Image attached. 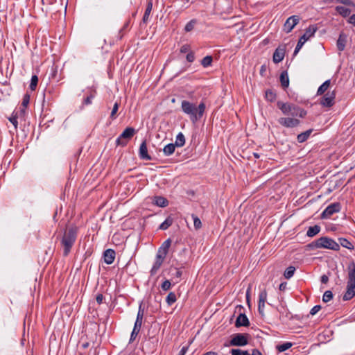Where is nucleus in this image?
Listing matches in <instances>:
<instances>
[{
	"label": "nucleus",
	"instance_id": "4468645a",
	"mask_svg": "<svg viewBox=\"0 0 355 355\" xmlns=\"http://www.w3.org/2000/svg\"><path fill=\"white\" fill-rule=\"evenodd\" d=\"M143 318L139 316H137L136 321L135 322V325L132 329V331L130 335V342L134 341L140 331L141 324H142Z\"/></svg>",
	"mask_w": 355,
	"mask_h": 355
},
{
	"label": "nucleus",
	"instance_id": "79ce46f5",
	"mask_svg": "<svg viewBox=\"0 0 355 355\" xmlns=\"http://www.w3.org/2000/svg\"><path fill=\"white\" fill-rule=\"evenodd\" d=\"M196 24V19H191L190 21H189L185 27H184V31L186 32H190L191 31H192L194 28V26L195 24Z\"/></svg>",
	"mask_w": 355,
	"mask_h": 355
},
{
	"label": "nucleus",
	"instance_id": "69168bd1",
	"mask_svg": "<svg viewBox=\"0 0 355 355\" xmlns=\"http://www.w3.org/2000/svg\"><path fill=\"white\" fill-rule=\"evenodd\" d=\"M241 355H250L247 350H241Z\"/></svg>",
	"mask_w": 355,
	"mask_h": 355
},
{
	"label": "nucleus",
	"instance_id": "6e6d98bb",
	"mask_svg": "<svg viewBox=\"0 0 355 355\" xmlns=\"http://www.w3.org/2000/svg\"><path fill=\"white\" fill-rule=\"evenodd\" d=\"M348 22L355 26V14L349 17Z\"/></svg>",
	"mask_w": 355,
	"mask_h": 355
},
{
	"label": "nucleus",
	"instance_id": "473e14b6",
	"mask_svg": "<svg viewBox=\"0 0 355 355\" xmlns=\"http://www.w3.org/2000/svg\"><path fill=\"white\" fill-rule=\"evenodd\" d=\"M293 344L290 342H286L283 344L277 345L276 348L279 352H283L291 347Z\"/></svg>",
	"mask_w": 355,
	"mask_h": 355
},
{
	"label": "nucleus",
	"instance_id": "4be33fe9",
	"mask_svg": "<svg viewBox=\"0 0 355 355\" xmlns=\"http://www.w3.org/2000/svg\"><path fill=\"white\" fill-rule=\"evenodd\" d=\"M284 58V50L277 48L273 53V57H272L273 62L275 63H279L283 60Z\"/></svg>",
	"mask_w": 355,
	"mask_h": 355
},
{
	"label": "nucleus",
	"instance_id": "c03bdc74",
	"mask_svg": "<svg viewBox=\"0 0 355 355\" xmlns=\"http://www.w3.org/2000/svg\"><path fill=\"white\" fill-rule=\"evenodd\" d=\"M305 42H304L300 38L299 39L298 42H297V45L295 46V49L294 50L293 55H296L298 53V52L302 49V47L303 46V45L304 44Z\"/></svg>",
	"mask_w": 355,
	"mask_h": 355
},
{
	"label": "nucleus",
	"instance_id": "9d476101",
	"mask_svg": "<svg viewBox=\"0 0 355 355\" xmlns=\"http://www.w3.org/2000/svg\"><path fill=\"white\" fill-rule=\"evenodd\" d=\"M300 17L297 15L291 16L285 21L283 26V31L286 33H289L294 28V27L300 22Z\"/></svg>",
	"mask_w": 355,
	"mask_h": 355
},
{
	"label": "nucleus",
	"instance_id": "f03ea898",
	"mask_svg": "<svg viewBox=\"0 0 355 355\" xmlns=\"http://www.w3.org/2000/svg\"><path fill=\"white\" fill-rule=\"evenodd\" d=\"M181 110L184 114L189 117L193 123H196L203 116L206 105L203 101L198 105L187 100H183L181 102Z\"/></svg>",
	"mask_w": 355,
	"mask_h": 355
},
{
	"label": "nucleus",
	"instance_id": "a19ab883",
	"mask_svg": "<svg viewBox=\"0 0 355 355\" xmlns=\"http://www.w3.org/2000/svg\"><path fill=\"white\" fill-rule=\"evenodd\" d=\"M333 298V293L331 291H326L322 296V300L324 302H328Z\"/></svg>",
	"mask_w": 355,
	"mask_h": 355
},
{
	"label": "nucleus",
	"instance_id": "37998d69",
	"mask_svg": "<svg viewBox=\"0 0 355 355\" xmlns=\"http://www.w3.org/2000/svg\"><path fill=\"white\" fill-rule=\"evenodd\" d=\"M119 103L118 102H116L114 104V106L112 107V110L111 112V114H110V118L112 119H115L116 116V112L119 110Z\"/></svg>",
	"mask_w": 355,
	"mask_h": 355
},
{
	"label": "nucleus",
	"instance_id": "58836bf2",
	"mask_svg": "<svg viewBox=\"0 0 355 355\" xmlns=\"http://www.w3.org/2000/svg\"><path fill=\"white\" fill-rule=\"evenodd\" d=\"M191 217L193 220V225L196 230H199L202 227V223L200 219L196 215L192 214Z\"/></svg>",
	"mask_w": 355,
	"mask_h": 355
},
{
	"label": "nucleus",
	"instance_id": "20e7f679",
	"mask_svg": "<svg viewBox=\"0 0 355 355\" xmlns=\"http://www.w3.org/2000/svg\"><path fill=\"white\" fill-rule=\"evenodd\" d=\"M309 247L311 249L323 248L334 251L340 250L339 244L333 239L327 236H322L315 240L309 245Z\"/></svg>",
	"mask_w": 355,
	"mask_h": 355
},
{
	"label": "nucleus",
	"instance_id": "09e8293b",
	"mask_svg": "<svg viewBox=\"0 0 355 355\" xmlns=\"http://www.w3.org/2000/svg\"><path fill=\"white\" fill-rule=\"evenodd\" d=\"M180 53H185L190 52V46L189 44H184L180 48Z\"/></svg>",
	"mask_w": 355,
	"mask_h": 355
},
{
	"label": "nucleus",
	"instance_id": "dca6fc26",
	"mask_svg": "<svg viewBox=\"0 0 355 355\" xmlns=\"http://www.w3.org/2000/svg\"><path fill=\"white\" fill-rule=\"evenodd\" d=\"M115 255H116V253H115V251L114 250H112V249H107L103 252L104 261L107 264H112L114 262V261Z\"/></svg>",
	"mask_w": 355,
	"mask_h": 355
},
{
	"label": "nucleus",
	"instance_id": "aec40b11",
	"mask_svg": "<svg viewBox=\"0 0 355 355\" xmlns=\"http://www.w3.org/2000/svg\"><path fill=\"white\" fill-rule=\"evenodd\" d=\"M171 241L170 239L166 240L159 247L157 253L166 257L171 246Z\"/></svg>",
	"mask_w": 355,
	"mask_h": 355
},
{
	"label": "nucleus",
	"instance_id": "5701e85b",
	"mask_svg": "<svg viewBox=\"0 0 355 355\" xmlns=\"http://www.w3.org/2000/svg\"><path fill=\"white\" fill-rule=\"evenodd\" d=\"M281 85L284 89H286L289 85V78L286 71H284L281 73L279 77Z\"/></svg>",
	"mask_w": 355,
	"mask_h": 355
},
{
	"label": "nucleus",
	"instance_id": "f8f14e48",
	"mask_svg": "<svg viewBox=\"0 0 355 355\" xmlns=\"http://www.w3.org/2000/svg\"><path fill=\"white\" fill-rule=\"evenodd\" d=\"M165 257H166L165 256H163L160 254L157 253L156 257H155V261L153 266L150 270V275L152 276L155 275L157 272V271L160 268L161 266L162 265Z\"/></svg>",
	"mask_w": 355,
	"mask_h": 355
},
{
	"label": "nucleus",
	"instance_id": "2eb2a0df",
	"mask_svg": "<svg viewBox=\"0 0 355 355\" xmlns=\"http://www.w3.org/2000/svg\"><path fill=\"white\" fill-rule=\"evenodd\" d=\"M318 28L315 25H311L306 28L304 33L300 37V39L304 42L308 41L310 38L314 36Z\"/></svg>",
	"mask_w": 355,
	"mask_h": 355
},
{
	"label": "nucleus",
	"instance_id": "1a4fd4ad",
	"mask_svg": "<svg viewBox=\"0 0 355 355\" xmlns=\"http://www.w3.org/2000/svg\"><path fill=\"white\" fill-rule=\"evenodd\" d=\"M336 93L334 91L327 92L320 101V103L323 107H331L335 103Z\"/></svg>",
	"mask_w": 355,
	"mask_h": 355
},
{
	"label": "nucleus",
	"instance_id": "603ef678",
	"mask_svg": "<svg viewBox=\"0 0 355 355\" xmlns=\"http://www.w3.org/2000/svg\"><path fill=\"white\" fill-rule=\"evenodd\" d=\"M144 309L142 308V303L140 304L139 306V310L137 316H139L140 318H144Z\"/></svg>",
	"mask_w": 355,
	"mask_h": 355
},
{
	"label": "nucleus",
	"instance_id": "c85d7f7f",
	"mask_svg": "<svg viewBox=\"0 0 355 355\" xmlns=\"http://www.w3.org/2000/svg\"><path fill=\"white\" fill-rule=\"evenodd\" d=\"M175 147H182L185 144V137L182 132H179L176 136Z\"/></svg>",
	"mask_w": 355,
	"mask_h": 355
},
{
	"label": "nucleus",
	"instance_id": "6e6552de",
	"mask_svg": "<svg viewBox=\"0 0 355 355\" xmlns=\"http://www.w3.org/2000/svg\"><path fill=\"white\" fill-rule=\"evenodd\" d=\"M341 209L340 204L339 202H334L330 204L326 207V209L321 214L322 218H330L334 214L339 212Z\"/></svg>",
	"mask_w": 355,
	"mask_h": 355
},
{
	"label": "nucleus",
	"instance_id": "a18cd8bd",
	"mask_svg": "<svg viewBox=\"0 0 355 355\" xmlns=\"http://www.w3.org/2000/svg\"><path fill=\"white\" fill-rule=\"evenodd\" d=\"M94 93H91L88 96H87L84 99L83 104L86 105L92 104V100L94 98Z\"/></svg>",
	"mask_w": 355,
	"mask_h": 355
},
{
	"label": "nucleus",
	"instance_id": "f3484780",
	"mask_svg": "<svg viewBox=\"0 0 355 355\" xmlns=\"http://www.w3.org/2000/svg\"><path fill=\"white\" fill-rule=\"evenodd\" d=\"M249 325H250V322H249V320H248V317L246 316V315L244 313H240L236 318V320L235 322V326L236 327H248Z\"/></svg>",
	"mask_w": 355,
	"mask_h": 355
},
{
	"label": "nucleus",
	"instance_id": "c756f323",
	"mask_svg": "<svg viewBox=\"0 0 355 355\" xmlns=\"http://www.w3.org/2000/svg\"><path fill=\"white\" fill-rule=\"evenodd\" d=\"M173 219L171 216H168L165 220L159 225V229L162 230H167L170 226L172 225Z\"/></svg>",
	"mask_w": 355,
	"mask_h": 355
},
{
	"label": "nucleus",
	"instance_id": "b1692460",
	"mask_svg": "<svg viewBox=\"0 0 355 355\" xmlns=\"http://www.w3.org/2000/svg\"><path fill=\"white\" fill-rule=\"evenodd\" d=\"M336 12L343 17H348L351 13V10L342 6L336 7Z\"/></svg>",
	"mask_w": 355,
	"mask_h": 355
},
{
	"label": "nucleus",
	"instance_id": "4c0bfd02",
	"mask_svg": "<svg viewBox=\"0 0 355 355\" xmlns=\"http://www.w3.org/2000/svg\"><path fill=\"white\" fill-rule=\"evenodd\" d=\"M17 118H18L17 112H16V113L13 112L12 114L11 115V116H10L8 118V120L13 125L15 130H17V125H18Z\"/></svg>",
	"mask_w": 355,
	"mask_h": 355
},
{
	"label": "nucleus",
	"instance_id": "bf43d9fd",
	"mask_svg": "<svg viewBox=\"0 0 355 355\" xmlns=\"http://www.w3.org/2000/svg\"><path fill=\"white\" fill-rule=\"evenodd\" d=\"M329 281V277L325 275H323L322 277H321V282L322 284H327Z\"/></svg>",
	"mask_w": 355,
	"mask_h": 355
},
{
	"label": "nucleus",
	"instance_id": "393cba45",
	"mask_svg": "<svg viewBox=\"0 0 355 355\" xmlns=\"http://www.w3.org/2000/svg\"><path fill=\"white\" fill-rule=\"evenodd\" d=\"M331 84L330 80L324 81L318 89L317 95L320 96L324 94L329 89Z\"/></svg>",
	"mask_w": 355,
	"mask_h": 355
},
{
	"label": "nucleus",
	"instance_id": "c9c22d12",
	"mask_svg": "<svg viewBox=\"0 0 355 355\" xmlns=\"http://www.w3.org/2000/svg\"><path fill=\"white\" fill-rule=\"evenodd\" d=\"M213 58L211 55H207L201 60V64L206 68L211 65Z\"/></svg>",
	"mask_w": 355,
	"mask_h": 355
},
{
	"label": "nucleus",
	"instance_id": "338daca9",
	"mask_svg": "<svg viewBox=\"0 0 355 355\" xmlns=\"http://www.w3.org/2000/svg\"><path fill=\"white\" fill-rule=\"evenodd\" d=\"M128 22H127V23L124 25L123 28L120 31V32H121L123 29H125L126 27H128Z\"/></svg>",
	"mask_w": 355,
	"mask_h": 355
},
{
	"label": "nucleus",
	"instance_id": "5fc2aeb1",
	"mask_svg": "<svg viewBox=\"0 0 355 355\" xmlns=\"http://www.w3.org/2000/svg\"><path fill=\"white\" fill-rule=\"evenodd\" d=\"M230 354L232 355H241V349H232L230 350Z\"/></svg>",
	"mask_w": 355,
	"mask_h": 355
},
{
	"label": "nucleus",
	"instance_id": "e433bc0d",
	"mask_svg": "<svg viewBox=\"0 0 355 355\" xmlns=\"http://www.w3.org/2000/svg\"><path fill=\"white\" fill-rule=\"evenodd\" d=\"M265 96L267 101L272 102L276 98V94L272 90L268 89L266 91Z\"/></svg>",
	"mask_w": 355,
	"mask_h": 355
},
{
	"label": "nucleus",
	"instance_id": "774afa93",
	"mask_svg": "<svg viewBox=\"0 0 355 355\" xmlns=\"http://www.w3.org/2000/svg\"><path fill=\"white\" fill-rule=\"evenodd\" d=\"M254 156L256 158H259V154H258V153H254Z\"/></svg>",
	"mask_w": 355,
	"mask_h": 355
},
{
	"label": "nucleus",
	"instance_id": "f257e3e1",
	"mask_svg": "<svg viewBox=\"0 0 355 355\" xmlns=\"http://www.w3.org/2000/svg\"><path fill=\"white\" fill-rule=\"evenodd\" d=\"M277 106L286 116L278 119V123L284 128L297 127L300 124V120L297 118H304L306 115V110L293 103L277 101Z\"/></svg>",
	"mask_w": 355,
	"mask_h": 355
},
{
	"label": "nucleus",
	"instance_id": "7ed1b4c3",
	"mask_svg": "<svg viewBox=\"0 0 355 355\" xmlns=\"http://www.w3.org/2000/svg\"><path fill=\"white\" fill-rule=\"evenodd\" d=\"M355 296V263L352 262L348 266V276L346 286L343 300L348 301Z\"/></svg>",
	"mask_w": 355,
	"mask_h": 355
},
{
	"label": "nucleus",
	"instance_id": "052dcab7",
	"mask_svg": "<svg viewBox=\"0 0 355 355\" xmlns=\"http://www.w3.org/2000/svg\"><path fill=\"white\" fill-rule=\"evenodd\" d=\"M286 285H287L286 282H282V283H281V284H279V289L280 291H284V290L286 288Z\"/></svg>",
	"mask_w": 355,
	"mask_h": 355
},
{
	"label": "nucleus",
	"instance_id": "423d86ee",
	"mask_svg": "<svg viewBox=\"0 0 355 355\" xmlns=\"http://www.w3.org/2000/svg\"><path fill=\"white\" fill-rule=\"evenodd\" d=\"M135 128L132 127L126 128L123 132L119 136V137L116 139V146H125L128 144V141L131 139V138L135 134Z\"/></svg>",
	"mask_w": 355,
	"mask_h": 355
},
{
	"label": "nucleus",
	"instance_id": "a211bd4d",
	"mask_svg": "<svg viewBox=\"0 0 355 355\" xmlns=\"http://www.w3.org/2000/svg\"><path fill=\"white\" fill-rule=\"evenodd\" d=\"M338 244L340 246L347 248L348 250H352L354 249V243L349 239L343 237H340L338 239Z\"/></svg>",
	"mask_w": 355,
	"mask_h": 355
},
{
	"label": "nucleus",
	"instance_id": "ea45409f",
	"mask_svg": "<svg viewBox=\"0 0 355 355\" xmlns=\"http://www.w3.org/2000/svg\"><path fill=\"white\" fill-rule=\"evenodd\" d=\"M37 83H38V78L36 75H33L31 77V84H30V89L32 90V91H34L35 89H36V87L37 85Z\"/></svg>",
	"mask_w": 355,
	"mask_h": 355
},
{
	"label": "nucleus",
	"instance_id": "e2e57ef3",
	"mask_svg": "<svg viewBox=\"0 0 355 355\" xmlns=\"http://www.w3.org/2000/svg\"><path fill=\"white\" fill-rule=\"evenodd\" d=\"M188 347L187 346H184L180 351V352H181L182 354L185 355V354L187 353V350H188Z\"/></svg>",
	"mask_w": 355,
	"mask_h": 355
},
{
	"label": "nucleus",
	"instance_id": "13d9d810",
	"mask_svg": "<svg viewBox=\"0 0 355 355\" xmlns=\"http://www.w3.org/2000/svg\"><path fill=\"white\" fill-rule=\"evenodd\" d=\"M250 355H262V354L258 349H253L250 353Z\"/></svg>",
	"mask_w": 355,
	"mask_h": 355
},
{
	"label": "nucleus",
	"instance_id": "6ab92c4d",
	"mask_svg": "<svg viewBox=\"0 0 355 355\" xmlns=\"http://www.w3.org/2000/svg\"><path fill=\"white\" fill-rule=\"evenodd\" d=\"M153 203L159 207H166L168 205V201L164 197L155 196L153 199Z\"/></svg>",
	"mask_w": 355,
	"mask_h": 355
},
{
	"label": "nucleus",
	"instance_id": "0eeeda50",
	"mask_svg": "<svg viewBox=\"0 0 355 355\" xmlns=\"http://www.w3.org/2000/svg\"><path fill=\"white\" fill-rule=\"evenodd\" d=\"M250 336L248 334H235L230 341V346L243 347L248 344Z\"/></svg>",
	"mask_w": 355,
	"mask_h": 355
},
{
	"label": "nucleus",
	"instance_id": "bb28decb",
	"mask_svg": "<svg viewBox=\"0 0 355 355\" xmlns=\"http://www.w3.org/2000/svg\"><path fill=\"white\" fill-rule=\"evenodd\" d=\"M311 132H312V130L310 129L304 132L299 134L297 137V141L299 143H303V142L306 141L308 139V138L309 137Z\"/></svg>",
	"mask_w": 355,
	"mask_h": 355
},
{
	"label": "nucleus",
	"instance_id": "9b49d317",
	"mask_svg": "<svg viewBox=\"0 0 355 355\" xmlns=\"http://www.w3.org/2000/svg\"><path fill=\"white\" fill-rule=\"evenodd\" d=\"M267 291L266 289L260 291L259 294L258 311L261 316L264 315L265 303L267 300Z\"/></svg>",
	"mask_w": 355,
	"mask_h": 355
},
{
	"label": "nucleus",
	"instance_id": "72a5a7b5",
	"mask_svg": "<svg viewBox=\"0 0 355 355\" xmlns=\"http://www.w3.org/2000/svg\"><path fill=\"white\" fill-rule=\"evenodd\" d=\"M295 271V268L294 266H289L288 267L286 270L284 271V276L286 279H289L291 278Z\"/></svg>",
	"mask_w": 355,
	"mask_h": 355
},
{
	"label": "nucleus",
	"instance_id": "864d4df0",
	"mask_svg": "<svg viewBox=\"0 0 355 355\" xmlns=\"http://www.w3.org/2000/svg\"><path fill=\"white\" fill-rule=\"evenodd\" d=\"M96 302L98 304H101L103 303V301L104 300V296L103 294H98L96 297Z\"/></svg>",
	"mask_w": 355,
	"mask_h": 355
},
{
	"label": "nucleus",
	"instance_id": "f704fd0d",
	"mask_svg": "<svg viewBox=\"0 0 355 355\" xmlns=\"http://www.w3.org/2000/svg\"><path fill=\"white\" fill-rule=\"evenodd\" d=\"M177 300L176 295L173 292H170L166 299V302L168 305L171 306L175 303Z\"/></svg>",
	"mask_w": 355,
	"mask_h": 355
},
{
	"label": "nucleus",
	"instance_id": "8fccbe9b",
	"mask_svg": "<svg viewBox=\"0 0 355 355\" xmlns=\"http://www.w3.org/2000/svg\"><path fill=\"white\" fill-rule=\"evenodd\" d=\"M321 309V306L320 305L314 306L310 311V314L313 315L316 314Z\"/></svg>",
	"mask_w": 355,
	"mask_h": 355
},
{
	"label": "nucleus",
	"instance_id": "0e129e2a",
	"mask_svg": "<svg viewBox=\"0 0 355 355\" xmlns=\"http://www.w3.org/2000/svg\"><path fill=\"white\" fill-rule=\"evenodd\" d=\"M203 355H218L216 352H208Z\"/></svg>",
	"mask_w": 355,
	"mask_h": 355
},
{
	"label": "nucleus",
	"instance_id": "4d7b16f0",
	"mask_svg": "<svg viewBox=\"0 0 355 355\" xmlns=\"http://www.w3.org/2000/svg\"><path fill=\"white\" fill-rule=\"evenodd\" d=\"M250 288H248L246 291V301L250 306Z\"/></svg>",
	"mask_w": 355,
	"mask_h": 355
},
{
	"label": "nucleus",
	"instance_id": "39448f33",
	"mask_svg": "<svg viewBox=\"0 0 355 355\" xmlns=\"http://www.w3.org/2000/svg\"><path fill=\"white\" fill-rule=\"evenodd\" d=\"M77 227H71L68 228L64 233L61 243L64 247V256H67L73 245L77 237Z\"/></svg>",
	"mask_w": 355,
	"mask_h": 355
},
{
	"label": "nucleus",
	"instance_id": "2f4dec72",
	"mask_svg": "<svg viewBox=\"0 0 355 355\" xmlns=\"http://www.w3.org/2000/svg\"><path fill=\"white\" fill-rule=\"evenodd\" d=\"M30 102V95L28 94H26L23 96L21 106L23 108L21 110L20 112L21 114H24L25 113V109L28 106Z\"/></svg>",
	"mask_w": 355,
	"mask_h": 355
},
{
	"label": "nucleus",
	"instance_id": "3c124183",
	"mask_svg": "<svg viewBox=\"0 0 355 355\" xmlns=\"http://www.w3.org/2000/svg\"><path fill=\"white\" fill-rule=\"evenodd\" d=\"M339 2H340L341 3H343L344 5H347V6H352V7L355 6L354 3L351 0H339Z\"/></svg>",
	"mask_w": 355,
	"mask_h": 355
},
{
	"label": "nucleus",
	"instance_id": "7c9ffc66",
	"mask_svg": "<svg viewBox=\"0 0 355 355\" xmlns=\"http://www.w3.org/2000/svg\"><path fill=\"white\" fill-rule=\"evenodd\" d=\"M346 39L340 35L337 40V48L340 51H344L345 48Z\"/></svg>",
	"mask_w": 355,
	"mask_h": 355
},
{
	"label": "nucleus",
	"instance_id": "de8ad7c7",
	"mask_svg": "<svg viewBox=\"0 0 355 355\" xmlns=\"http://www.w3.org/2000/svg\"><path fill=\"white\" fill-rule=\"evenodd\" d=\"M186 58L189 62H193L195 60L194 53L193 51L189 52L186 56Z\"/></svg>",
	"mask_w": 355,
	"mask_h": 355
},
{
	"label": "nucleus",
	"instance_id": "a878e982",
	"mask_svg": "<svg viewBox=\"0 0 355 355\" xmlns=\"http://www.w3.org/2000/svg\"><path fill=\"white\" fill-rule=\"evenodd\" d=\"M320 227L318 225L309 227L306 232V236L309 237H313L320 232Z\"/></svg>",
	"mask_w": 355,
	"mask_h": 355
},
{
	"label": "nucleus",
	"instance_id": "ddd939ff",
	"mask_svg": "<svg viewBox=\"0 0 355 355\" xmlns=\"http://www.w3.org/2000/svg\"><path fill=\"white\" fill-rule=\"evenodd\" d=\"M139 156L141 159L150 161L152 159L151 156L148 153V148L146 141L144 140L140 145L139 149Z\"/></svg>",
	"mask_w": 355,
	"mask_h": 355
},
{
	"label": "nucleus",
	"instance_id": "680f3d73",
	"mask_svg": "<svg viewBox=\"0 0 355 355\" xmlns=\"http://www.w3.org/2000/svg\"><path fill=\"white\" fill-rule=\"evenodd\" d=\"M182 275V272L180 270L177 269L176 272H175V276L176 277H178V278H180Z\"/></svg>",
	"mask_w": 355,
	"mask_h": 355
},
{
	"label": "nucleus",
	"instance_id": "412c9836",
	"mask_svg": "<svg viewBox=\"0 0 355 355\" xmlns=\"http://www.w3.org/2000/svg\"><path fill=\"white\" fill-rule=\"evenodd\" d=\"M153 9V0H148L146 8L145 10L144 15L142 18V21L146 24L148 21L149 16Z\"/></svg>",
	"mask_w": 355,
	"mask_h": 355
},
{
	"label": "nucleus",
	"instance_id": "cd10ccee",
	"mask_svg": "<svg viewBox=\"0 0 355 355\" xmlns=\"http://www.w3.org/2000/svg\"><path fill=\"white\" fill-rule=\"evenodd\" d=\"M175 149V145L173 144H168L164 146L163 148V153L165 156H170L172 155Z\"/></svg>",
	"mask_w": 355,
	"mask_h": 355
},
{
	"label": "nucleus",
	"instance_id": "49530a36",
	"mask_svg": "<svg viewBox=\"0 0 355 355\" xmlns=\"http://www.w3.org/2000/svg\"><path fill=\"white\" fill-rule=\"evenodd\" d=\"M171 284L169 280H165L162 284V288L163 291H168L171 288Z\"/></svg>",
	"mask_w": 355,
	"mask_h": 355
}]
</instances>
